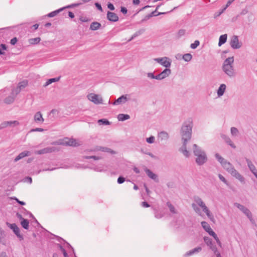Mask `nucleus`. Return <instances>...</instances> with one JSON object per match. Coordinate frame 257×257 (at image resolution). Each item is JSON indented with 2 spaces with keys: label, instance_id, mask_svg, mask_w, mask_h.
I'll use <instances>...</instances> for the list:
<instances>
[{
  "label": "nucleus",
  "instance_id": "nucleus-1",
  "mask_svg": "<svg viewBox=\"0 0 257 257\" xmlns=\"http://www.w3.org/2000/svg\"><path fill=\"white\" fill-rule=\"evenodd\" d=\"M192 127L193 122L191 119L183 122L180 130V135L183 142H188L191 139Z\"/></svg>",
  "mask_w": 257,
  "mask_h": 257
},
{
  "label": "nucleus",
  "instance_id": "nucleus-2",
  "mask_svg": "<svg viewBox=\"0 0 257 257\" xmlns=\"http://www.w3.org/2000/svg\"><path fill=\"white\" fill-rule=\"evenodd\" d=\"M193 152L194 156H196L195 162L198 165H203L207 161L206 153L196 144H194L193 146Z\"/></svg>",
  "mask_w": 257,
  "mask_h": 257
},
{
  "label": "nucleus",
  "instance_id": "nucleus-3",
  "mask_svg": "<svg viewBox=\"0 0 257 257\" xmlns=\"http://www.w3.org/2000/svg\"><path fill=\"white\" fill-rule=\"evenodd\" d=\"M233 57H228L223 62L222 70L229 77H233L235 76V70L233 68Z\"/></svg>",
  "mask_w": 257,
  "mask_h": 257
},
{
  "label": "nucleus",
  "instance_id": "nucleus-4",
  "mask_svg": "<svg viewBox=\"0 0 257 257\" xmlns=\"http://www.w3.org/2000/svg\"><path fill=\"white\" fill-rule=\"evenodd\" d=\"M222 167L232 176L240 181V182L245 183L244 178L235 169L234 167L230 162H227Z\"/></svg>",
  "mask_w": 257,
  "mask_h": 257
},
{
  "label": "nucleus",
  "instance_id": "nucleus-5",
  "mask_svg": "<svg viewBox=\"0 0 257 257\" xmlns=\"http://www.w3.org/2000/svg\"><path fill=\"white\" fill-rule=\"evenodd\" d=\"M194 201L198 206H199L200 207L202 208L203 211L204 213H205V214L209 218H210V219L213 218V216L212 215L211 213L210 212V210L206 206V205L202 201V200L199 197H195L194 198Z\"/></svg>",
  "mask_w": 257,
  "mask_h": 257
},
{
  "label": "nucleus",
  "instance_id": "nucleus-6",
  "mask_svg": "<svg viewBox=\"0 0 257 257\" xmlns=\"http://www.w3.org/2000/svg\"><path fill=\"white\" fill-rule=\"evenodd\" d=\"M234 205L247 216L251 223L254 224L255 223V221L252 218V214L247 208L238 203H235Z\"/></svg>",
  "mask_w": 257,
  "mask_h": 257
},
{
  "label": "nucleus",
  "instance_id": "nucleus-7",
  "mask_svg": "<svg viewBox=\"0 0 257 257\" xmlns=\"http://www.w3.org/2000/svg\"><path fill=\"white\" fill-rule=\"evenodd\" d=\"M6 225L8 227L13 230L14 233L16 235V236L19 238L20 240L24 239L23 235L20 234V229L16 223L11 224L8 222H7Z\"/></svg>",
  "mask_w": 257,
  "mask_h": 257
},
{
  "label": "nucleus",
  "instance_id": "nucleus-8",
  "mask_svg": "<svg viewBox=\"0 0 257 257\" xmlns=\"http://www.w3.org/2000/svg\"><path fill=\"white\" fill-rule=\"evenodd\" d=\"M154 60L166 68H169L171 65V59L167 57L155 58Z\"/></svg>",
  "mask_w": 257,
  "mask_h": 257
},
{
  "label": "nucleus",
  "instance_id": "nucleus-9",
  "mask_svg": "<svg viewBox=\"0 0 257 257\" xmlns=\"http://www.w3.org/2000/svg\"><path fill=\"white\" fill-rule=\"evenodd\" d=\"M230 45L233 49H238L241 47V44L239 43L238 38L236 35H233L230 40Z\"/></svg>",
  "mask_w": 257,
  "mask_h": 257
},
{
  "label": "nucleus",
  "instance_id": "nucleus-10",
  "mask_svg": "<svg viewBox=\"0 0 257 257\" xmlns=\"http://www.w3.org/2000/svg\"><path fill=\"white\" fill-rule=\"evenodd\" d=\"M88 98L89 100L93 102L94 103L98 104L102 103V99L98 95L91 93L88 95Z\"/></svg>",
  "mask_w": 257,
  "mask_h": 257
},
{
  "label": "nucleus",
  "instance_id": "nucleus-11",
  "mask_svg": "<svg viewBox=\"0 0 257 257\" xmlns=\"http://www.w3.org/2000/svg\"><path fill=\"white\" fill-rule=\"evenodd\" d=\"M171 73V70L169 68L165 69L162 72L157 75V80H161L169 76Z\"/></svg>",
  "mask_w": 257,
  "mask_h": 257
},
{
  "label": "nucleus",
  "instance_id": "nucleus-12",
  "mask_svg": "<svg viewBox=\"0 0 257 257\" xmlns=\"http://www.w3.org/2000/svg\"><path fill=\"white\" fill-rule=\"evenodd\" d=\"M56 150L57 149L55 147H47L40 150L36 151L35 154L38 155H42L47 153H52L56 151Z\"/></svg>",
  "mask_w": 257,
  "mask_h": 257
},
{
  "label": "nucleus",
  "instance_id": "nucleus-13",
  "mask_svg": "<svg viewBox=\"0 0 257 257\" xmlns=\"http://www.w3.org/2000/svg\"><path fill=\"white\" fill-rule=\"evenodd\" d=\"M201 224L203 229L208 232L210 235L212 236L215 235V232L212 230L209 224L207 222L203 221L201 222Z\"/></svg>",
  "mask_w": 257,
  "mask_h": 257
},
{
  "label": "nucleus",
  "instance_id": "nucleus-14",
  "mask_svg": "<svg viewBox=\"0 0 257 257\" xmlns=\"http://www.w3.org/2000/svg\"><path fill=\"white\" fill-rule=\"evenodd\" d=\"M107 19L109 21L112 22H116L119 19L118 17L115 13L109 11L107 13Z\"/></svg>",
  "mask_w": 257,
  "mask_h": 257
},
{
  "label": "nucleus",
  "instance_id": "nucleus-15",
  "mask_svg": "<svg viewBox=\"0 0 257 257\" xmlns=\"http://www.w3.org/2000/svg\"><path fill=\"white\" fill-rule=\"evenodd\" d=\"M127 98L126 97V95H122L118 98L116 100H115L113 103L112 104L114 105H119L121 104L125 103L127 101Z\"/></svg>",
  "mask_w": 257,
  "mask_h": 257
},
{
  "label": "nucleus",
  "instance_id": "nucleus-16",
  "mask_svg": "<svg viewBox=\"0 0 257 257\" xmlns=\"http://www.w3.org/2000/svg\"><path fill=\"white\" fill-rule=\"evenodd\" d=\"M201 250H202V247L200 246H198V247H195L190 250H189L187 252H186L184 254V256L188 257V256H191L194 254H196V253L199 252L200 251H201Z\"/></svg>",
  "mask_w": 257,
  "mask_h": 257
},
{
  "label": "nucleus",
  "instance_id": "nucleus-17",
  "mask_svg": "<svg viewBox=\"0 0 257 257\" xmlns=\"http://www.w3.org/2000/svg\"><path fill=\"white\" fill-rule=\"evenodd\" d=\"M34 120L37 123H42L44 121L42 114L40 111L37 112L34 116Z\"/></svg>",
  "mask_w": 257,
  "mask_h": 257
},
{
  "label": "nucleus",
  "instance_id": "nucleus-18",
  "mask_svg": "<svg viewBox=\"0 0 257 257\" xmlns=\"http://www.w3.org/2000/svg\"><path fill=\"white\" fill-rule=\"evenodd\" d=\"M30 155L31 153L28 151L22 152L15 158V159H14V162H16L25 157L30 156Z\"/></svg>",
  "mask_w": 257,
  "mask_h": 257
},
{
  "label": "nucleus",
  "instance_id": "nucleus-19",
  "mask_svg": "<svg viewBox=\"0 0 257 257\" xmlns=\"http://www.w3.org/2000/svg\"><path fill=\"white\" fill-rule=\"evenodd\" d=\"M145 171L149 178L155 180L156 182H158L159 180L157 178V175L154 173L150 169H148L147 168H145Z\"/></svg>",
  "mask_w": 257,
  "mask_h": 257
},
{
  "label": "nucleus",
  "instance_id": "nucleus-20",
  "mask_svg": "<svg viewBox=\"0 0 257 257\" xmlns=\"http://www.w3.org/2000/svg\"><path fill=\"white\" fill-rule=\"evenodd\" d=\"M187 142H183L182 146L180 148L179 150L186 157H189L190 153L187 150Z\"/></svg>",
  "mask_w": 257,
  "mask_h": 257
},
{
  "label": "nucleus",
  "instance_id": "nucleus-21",
  "mask_svg": "<svg viewBox=\"0 0 257 257\" xmlns=\"http://www.w3.org/2000/svg\"><path fill=\"white\" fill-rule=\"evenodd\" d=\"M168 139L169 135L166 132L162 131L158 134V140L161 141H167Z\"/></svg>",
  "mask_w": 257,
  "mask_h": 257
},
{
  "label": "nucleus",
  "instance_id": "nucleus-22",
  "mask_svg": "<svg viewBox=\"0 0 257 257\" xmlns=\"http://www.w3.org/2000/svg\"><path fill=\"white\" fill-rule=\"evenodd\" d=\"M226 85L224 84H221L217 91V95L218 97H220L223 95L226 89Z\"/></svg>",
  "mask_w": 257,
  "mask_h": 257
},
{
  "label": "nucleus",
  "instance_id": "nucleus-23",
  "mask_svg": "<svg viewBox=\"0 0 257 257\" xmlns=\"http://www.w3.org/2000/svg\"><path fill=\"white\" fill-rule=\"evenodd\" d=\"M222 138L224 139L226 143L229 145L231 148L233 149L236 148L235 145L233 143L231 139L225 135H222Z\"/></svg>",
  "mask_w": 257,
  "mask_h": 257
},
{
  "label": "nucleus",
  "instance_id": "nucleus-24",
  "mask_svg": "<svg viewBox=\"0 0 257 257\" xmlns=\"http://www.w3.org/2000/svg\"><path fill=\"white\" fill-rule=\"evenodd\" d=\"M63 144L66 146L76 147L77 146L76 140L74 139H68Z\"/></svg>",
  "mask_w": 257,
  "mask_h": 257
},
{
  "label": "nucleus",
  "instance_id": "nucleus-25",
  "mask_svg": "<svg viewBox=\"0 0 257 257\" xmlns=\"http://www.w3.org/2000/svg\"><path fill=\"white\" fill-rule=\"evenodd\" d=\"M227 35L226 34L221 35L219 38L218 46H221L227 41Z\"/></svg>",
  "mask_w": 257,
  "mask_h": 257
},
{
  "label": "nucleus",
  "instance_id": "nucleus-26",
  "mask_svg": "<svg viewBox=\"0 0 257 257\" xmlns=\"http://www.w3.org/2000/svg\"><path fill=\"white\" fill-rule=\"evenodd\" d=\"M5 236V231L0 227V243L3 245L6 244Z\"/></svg>",
  "mask_w": 257,
  "mask_h": 257
},
{
  "label": "nucleus",
  "instance_id": "nucleus-27",
  "mask_svg": "<svg viewBox=\"0 0 257 257\" xmlns=\"http://www.w3.org/2000/svg\"><path fill=\"white\" fill-rule=\"evenodd\" d=\"M101 25L100 23L94 22L91 24L90 29L93 31H96L99 29L101 27Z\"/></svg>",
  "mask_w": 257,
  "mask_h": 257
},
{
  "label": "nucleus",
  "instance_id": "nucleus-28",
  "mask_svg": "<svg viewBox=\"0 0 257 257\" xmlns=\"http://www.w3.org/2000/svg\"><path fill=\"white\" fill-rule=\"evenodd\" d=\"M215 157L217 161L221 164L222 166H223L227 162L218 153L215 154Z\"/></svg>",
  "mask_w": 257,
  "mask_h": 257
},
{
  "label": "nucleus",
  "instance_id": "nucleus-29",
  "mask_svg": "<svg viewBox=\"0 0 257 257\" xmlns=\"http://www.w3.org/2000/svg\"><path fill=\"white\" fill-rule=\"evenodd\" d=\"M145 32L144 29H142L138 31H137L135 34H134L131 38L128 40V42H130L132 41L133 39H134L137 37L140 36L142 34H143Z\"/></svg>",
  "mask_w": 257,
  "mask_h": 257
},
{
  "label": "nucleus",
  "instance_id": "nucleus-30",
  "mask_svg": "<svg viewBox=\"0 0 257 257\" xmlns=\"http://www.w3.org/2000/svg\"><path fill=\"white\" fill-rule=\"evenodd\" d=\"M130 118V116L127 114H119L117 116V119L119 121H124Z\"/></svg>",
  "mask_w": 257,
  "mask_h": 257
},
{
  "label": "nucleus",
  "instance_id": "nucleus-31",
  "mask_svg": "<svg viewBox=\"0 0 257 257\" xmlns=\"http://www.w3.org/2000/svg\"><path fill=\"white\" fill-rule=\"evenodd\" d=\"M15 98V96L14 95L9 96L5 99L4 102L7 104H11L14 101Z\"/></svg>",
  "mask_w": 257,
  "mask_h": 257
},
{
  "label": "nucleus",
  "instance_id": "nucleus-32",
  "mask_svg": "<svg viewBox=\"0 0 257 257\" xmlns=\"http://www.w3.org/2000/svg\"><path fill=\"white\" fill-rule=\"evenodd\" d=\"M60 77H56V78H50V79L47 80V81L46 82V83H45V84H44V86L46 87V86H48L49 85H50V84H51V83H52L53 82L58 81L60 80Z\"/></svg>",
  "mask_w": 257,
  "mask_h": 257
},
{
  "label": "nucleus",
  "instance_id": "nucleus-33",
  "mask_svg": "<svg viewBox=\"0 0 257 257\" xmlns=\"http://www.w3.org/2000/svg\"><path fill=\"white\" fill-rule=\"evenodd\" d=\"M65 9V8H62L59 9L57 10L53 11L48 14V17H49L50 18L54 17Z\"/></svg>",
  "mask_w": 257,
  "mask_h": 257
},
{
  "label": "nucleus",
  "instance_id": "nucleus-34",
  "mask_svg": "<svg viewBox=\"0 0 257 257\" xmlns=\"http://www.w3.org/2000/svg\"><path fill=\"white\" fill-rule=\"evenodd\" d=\"M22 227L25 229H28L29 227V221L28 219H25L21 221Z\"/></svg>",
  "mask_w": 257,
  "mask_h": 257
},
{
  "label": "nucleus",
  "instance_id": "nucleus-35",
  "mask_svg": "<svg viewBox=\"0 0 257 257\" xmlns=\"http://www.w3.org/2000/svg\"><path fill=\"white\" fill-rule=\"evenodd\" d=\"M97 150L99 151H101L102 152H104L110 153L112 154L115 153V152L113 150H112L111 149L107 148V147H100L99 148V149H98Z\"/></svg>",
  "mask_w": 257,
  "mask_h": 257
},
{
  "label": "nucleus",
  "instance_id": "nucleus-36",
  "mask_svg": "<svg viewBox=\"0 0 257 257\" xmlns=\"http://www.w3.org/2000/svg\"><path fill=\"white\" fill-rule=\"evenodd\" d=\"M41 41L40 37H37L35 38H32L29 40V43L32 45H35L39 43Z\"/></svg>",
  "mask_w": 257,
  "mask_h": 257
},
{
  "label": "nucleus",
  "instance_id": "nucleus-37",
  "mask_svg": "<svg viewBox=\"0 0 257 257\" xmlns=\"http://www.w3.org/2000/svg\"><path fill=\"white\" fill-rule=\"evenodd\" d=\"M182 58L185 62H189L191 60L192 56L190 53H186L183 56Z\"/></svg>",
  "mask_w": 257,
  "mask_h": 257
},
{
  "label": "nucleus",
  "instance_id": "nucleus-38",
  "mask_svg": "<svg viewBox=\"0 0 257 257\" xmlns=\"http://www.w3.org/2000/svg\"><path fill=\"white\" fill-rule=\"evenodd\" d=\"M166 204L167 206L168 207L170 212L174 214L177 213V212L174 206L169 201L167 202Z\"/></svg>",
  "mask_w": 257,
  "mask_h": 257
},
{
  "label": "nucleus",
  "instance_id": "nucleus-39",
  "mask_svg": "<svg viewBox=\"0 0 257 257\" xmlns=\"http://www.w3.org/2000/svg\"><path fill=\"white\" fill-rule=\"evenodd\" d=\"M245 159L250 171L255 167V166L252 164V162L249 159L246 158H245Z\"/></svg>",
  "mask_w": 257,
  "mask_h": 257
},
{
  "label": "nucleus",
  "instance_id": "nucleus-40",
  "mask_svg": "<svg viewBox=\"0 0 257 257\" xmlns=\"http://www.w3.org/2000/svg\"><path fill=\"white\" fill-rule=\"evenodd\" d=\"M192 207L196 213H197L199 215L202 216V212L200 209L197 206L196 204L192 203Z\"/></svg>",
  "mask_w": 257,
  "mask_h": 257
},
{
  "label": "nucleus",
  "instance_id": "nucleus-41",
  "mask_svg": "<svg viewBox=\"0 0 257 257\" xmlns=\"http://www.w3.org/2000/svg\"><path fill=\"white\" fill-rule=\"evenodd\" d=\"M59 111L56 109H53L50 112L49 115L50 117H52L55 118L56 116L58 114Z\"/></svg>",
  "mask_w": 257,
  "mask_h": 257
},
{
  "label": "nucleus",
  "instance_id": "nucleus-42",
  "mask_svg": "<svg viewBox=\"0 0 257 257\" xmlns=\"http://www.w3.org/2000/svg\"><path fill=\"white\" fill-rule=\"evenodd\" d=\"M7 49V46L6 44H0V55H3L5 54V52L4 50H6Z\"/></svg>",
  "mask_w": 257,
  "mask_h": 257
},
{
  "label": "nucleus",
  "instance_id": "nucleus-43",
  "mask_svg": "<svg viewBox=\"0 0 257 257\" xmlns=\"http://www.w3.org/2000/svg\"><path fill=\"white\" fill-rule=\"evenodd\" d=\"M6 123L7 126H16L19 124V121L17 120L14 121H7Z\"/></svg>",
  "mask_w": 257,
  "mask_h": 257
},
{
  "label": "nucleus",
  "instance_id": "nucleus-44",
  "mask_svg": "<svg viewBox=\"0 0 257 257\" xmlns=\"http://www.w3.org/2000/svg\"><path fill=\"white\" fill-rule=\"evenodd\" d=\"M204 241L205 243L209 246L213 244L212 239L207 236L204 237Z\"/></svg>",
  "mask_w": 257,
  "mask_h": 257
},
{
  "label": "nucleus",
  "instance_id": "nucleus-45",
  "mask_svg": "<svg viewBox=\"0 0 257 257\" xmlns=\"http://www.w3.org/2000/svg\"><path fill=\"white\" fill-rule=\"evenodd\" d=\"M230 132L231 135L234 137L236 136L239 133L238 129L235 127H231Z\"/></svg>",
  "mask_w": 257,
  "mask_h": 257
},
{
  "label": "nucleus",
  "instance_id": "nucleus-46",
  "mask_svg": "<svg viewBox=\"0 0 257 257\" xmlns=\"http://www.w3.org/2000/svg\"><path fill=\"white\" fill-rule=\"evenodd\" d=\"M28 85V82L27 81H22V82H20L19 84H18V87L21 89L22 90V89L25 88Z\"/></svg>",
  "mask_w": 257,
  "mask_h": 257
},
{
  "label": "nucleus",
  "instance_id": "nucleus-47",
  "mask_svg": "<svg viewBox=\"0 0 257 257\" xmlns=\"http://www.w3.org/2000/svg\"><path fill=\"white\" fill-rule=\"evenodd\" d=\"M98 123L99 124H104V125H109L110 124V122L106 119H100L98 120Z\"/></svg>",
  "mask_w": 257,
  "mask_h": 257
},
{
  "label": "nucleus",
  "instance_id": "nucleus-48",
  "mask_svg": "<svg viewBox=\"0 0 257 257\" xmlns=\"http://www.w3.org/2000/svg\"><path fill=\"white\" fill-rule=\"evenodd\" d=\"M83 158L86 159H93L95 160H98L101 159L100 157L96 156H86L83 157Z\"/></svg>",
  "mask_w": 257,
  "mask_h": 257
},
{
  "label": "nucleus",
  "instance_id": "nucleus-49",
  "mask_svg": "<svg viewBox=\"0 0 257 257\" xmlns=\"http://www.w3.org/2000/svg\"><path fill=\"white\" fill-rule=\"evenodd\" d=\"M58 246L63 252L64 257H69L68 254H67L66 250L63 248V247L60 244H58Z\"/></svg>",
  "mask_w": 257,
  "mask_h": 257
},
{
  "label": "nucleus",
  "instance_id": "nucleus-50",
  "mask_svg": "<svg viewBox=\"0 0 257 257\" xmlns=\"http://www.w3.org/2000/svg\"><path fill=\"white\" fill-rule=\"evenodd\" d=\"M200 44V42L198 40H196L194 42L191 44L190 47L193 49H196Z\"/></svg>",
  "mask_w": 257,
  "mask_h": 257
},
{
  "label": "nucleus",
  "instance_id": "nucleus-51",
  "mask_svg": "<svg viewBox=\"0 0 257 257\" xmlns=\"http://www.w3.org/2000/svg\"><path fill=\"white\" fill-rule=\"evenodd\" d=\"M21 90L18 87H17L16 88L13 89L12 90V95L16 96L18 93L20 92Z\"/></svg>",
  "mask_w": 257,
  "mask_h": 257
},
{
  "label": "nucleus",
  "instance_id": "nucleus-52",
  "mask_svg": "<svg viewBox=\"0 0 257 257\" xmlns=\"http://www.w3.org/2000/svg\"><path fill=\"white\" fill-rule=\"evenodd\" d=\"M156 12H157V10H155L154 11L152 12V13H151L149 14L152 17H154V16H159V15H164V14H165L167 13L159 12L157 14H156Z\"/></svg>",
  "mask_w": 257,
  "mask_h": 257
},
{
  "label": "nucleus",
  "instance_id": "nucleus-53",
  "mask_svg": "<svg viewBox=\"0 0 257 257\" xmlns=\"http://www.w3.org/2000/svg\"><path fill=\"white\" fill-rule=\"evenodd\" d=\"M210 248L214 252V254L218 252L216 246L213 243L209 246Z\"/></svg>",
  "mask_w": 257,
  "mask_h": 257
},
{
  "label": "nucleus",
  "instance_id": "nucleus-54",
  "mask_svg": "<svg viewBox=\"0 0 257 257\" xmlns=\"http://www.w3.org/2000/svg\"><path fill=\"white\" fill-rule=\"evenodd\" d=\"M146 141L149 144H152L154 143L155 137L154 136H151L149 138H147Z\"/></svg>",
  "mask_w": 257,
  "mask_h": 257
},
{
  "label": "nucleus",
  "instance_id": "nucleus-55",
  "mask_svg": "<svg viewBox=\"0 0 257 257\" xmlns=\"http://www.w3.org/2000/svg\"><path fill=\"white\" fill-rule=\"evenodd\" d=\"M125 178L122 176H120L118 178L117 182L118 184H120L123 183L125 181Z\"/></svg>",
  "mask_w": 257,
  "mask_h": 257
},
{
  "label": "nucleus",
  "instance_id": "nucleus-56",
  "mask_svg": "<svg viewBox=\"0 0 257 257\" xmlns=\"http://www.w3.org/2000/svg\"><path fill=\"white\" fill-rule=\"evenodd\" d=\"M148 78L151 79H155L157 80V75H155L154 73L149 72L147 74Z\"/></svg>",
  "mask_w": 257,
  "mask_h": 257
},
{
  "label": "nucleus",
  "instance_id": "nucleus-57",
  "mask_svg": "<svg viewBox=\"0 0 257 257\" xmlns=\"http://www.w3.org/2000/svg\"><path fill=\"white\" fill-rule=\"evenodd\" d=\"M154 214L155 217L158 219L161 218L163 216V215L156 210H155Z\"/></svg>",
  "mask_w": 257,
  "mask_h": 257
},
{
  "label": "nucleus",
  "instance_id": "nucleus-58",
  "mask_svg": "<svg viewBox=\"0 0 257 257\" xmlns=\"http://www.w3.org/2000/svg\"><path fill=\"white\" fill-rule=\"evenodd\" d=\"M218 177L219 178V179L222 181L223 183H224L225 184H227V180L225 179V178L221 174H218Z\"/></svg>",
  "mask_w": 257,
  "mask_h": 257
},
{
  "label": "nucleus",
  "instance_id": "nucleus-59",
  "mask_svg": "<svg viewBox=\"0 0 257 257\" xmlns=\"http://www.w3.org/2000/svg\"><path fill=\"white\" fill-rule=\"evenodd\" d=\"M185 34V31L183 29L180 30L178 32V38L181 37V36L184 35Z\"/></svg>",
  "mask_w": 257,
  "mask_h": 257
},
{
  "label": "nucleus",
  "instance_id": "nucleus-60",
  "mask_svg": "<svg viewBox=\"0 0 257 257\" xmlns=\"http://www.w3.org/2000/svg\"><path fill=\"white\" fill-rule=\"evenodd\" d=\"M212 237H213V238L215 239V240L216 241V242L217 243V244L219 245V246H221V242L219 239V238L218 237L217 235H216V234L215 233V235H212Z\"/></svg>",
  "mask_w": 257,
  "mask_h": 257
},
{
  "label": "nucleus",
  "instance_id": "nucleus-61",
  "mask_svg": "<svg viewBox=\"0 0 257 257\" xmlns=\"http://www.w3.org/2000/svg\"><path fill=\"white\" fill-rule=\"evenodd\" d=\"M95 6L96 7V8L99 10L100 11V12H103V9L102 8V7L101 6V5L98 3H95Z\"/></svg>",
  "mask_w": 257,
  "mask_h": 257
},
{
  "label": "nucleus",
  "instance_id": "nucleus-62",
  "mask_svg": "<svg viewBox=\"0 0 257 257\" xmlns=\"http://www.w3.org/2000/svg\"><path fill=\"white\" fill-rule=\"evenodd\" d=\"M18 41V39L16 37H14L11 40L10 44L12 45H15Z\"/></svg>",
  "mask_w": 257,
  "mask_h": 257
},
{
  "label": "nucleus",
  "instance_id": "nucleus-63",
  "mask_svg": "<svg viewBox=\"0 0 257 257\" xmlns=\"http://www.w3.org/2000/svg\"><path fill=\"white\" fill-rule=\"evenodd\" d=\"M107 8L111 11H114L115 9L113 5L111 3H108L107 4Z\"/></svg>",
  "mask_w": 257,
  "mask_h": 257
},
{
  "label": "nucleus",
  "instance_id": "nucleus-64",
  "mask_svg": "<svg viewBox=\"0 0 257 257\" xmlns=\"http://www.w3.org/2000/svg\"><path fill=\"white\" fill-rule=\"evenodd\" d=\"M120 12L123 14L125 15L127 13V10L125 7H121L120 8Z\"/></svg>",
  "mask_w": 257,
  "mask_h": 257
}]
</instances>
